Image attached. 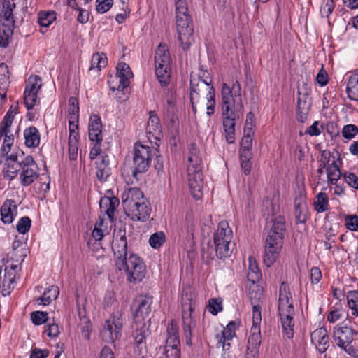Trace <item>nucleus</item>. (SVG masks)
Returning <instances> with one entry per match:
<instances>
[{"instance_id":"1","label":"nucleus","mask_w":358,"mask_h":358,"mask_svg":"<svg viewBox=\"0 0 358 358\" xmlns=\"http://www.w3.org/2000/svg\"><path fill=\"white\" fill-rule=\"evenodd\" d=\"M187 178L190 192L193 197L199 199L203 196V175L202 157L196 143H191L187 153Z\"/></svg>"},{"instance_id":"2","label":"nucleus","mask_w":358,"mask_h":358,"mask_svg":"<svg viewBox=\"0 0 358 358\" xmlns=\"http://www.w3.org/2000/svg\"><path fill=\"white\" fill-rule=\"evenodd\" d=\"M222 114L240 117L243 113V106L241 99V88L238 81H235L231 88L223 83L221 90Z\"/></svg>"},{"instance_id":"3","label":"nucleus","mask_w":358,"mask_h":358,"mask_svg":"<svg viewBox=\"0 0 358 358\" xmlns=\"http://www.w3.org/2000/svg\"><path fill=\"white\" fill-rule=\"evenodd\" d=\"M207 100V115L211 116L215 112V94L212 85L211 79L191 78L190 80V99L194 108L195 102H199L200 98Z\"/></svg>"},{"instance_id":"4","label":"nucleus","mask_w":358,"mask_h":358,"mask_svg":"<svg viewBox=\"0 0 358 358\" xmlns=\"http://www.w3.org/2000/svg\"><path fill=\"white\" fill-rule=\"evenodd\" d=\"M279 292L278 312L282 327L287 337L291 338L294 335L293 315L294 313L292 295L287 292V285L284 282L282 283Z\"/></svg>"},{"instance_id":"5","label":"nucleus","mask_w":358,"mask_h":358,"mask_svg":"<svg viewBox=\"0 0 358 358\" xmlns=\"http://www.w3.org/2000/svg\"><path fill=\"white\" fill-rule=\"evenodd\" d=\"M119 271H124L128 282L138 283L143 280L146 273V266L142 258L133 252L122 261V264L115 265Z\"/></svg>"},{"instance_id":"6","label":"nucleus","mask_w":358,"mask_h":358,"mask_svg":"<svg viewBox=\"0 0 358 358\" xmlns=\"http://www.w3.org/2000/svg\"><path fill=\"white\" fill-rule=\"evenodd\" d=\"M182 332L187 345H192V337L193 331L196 327V322L193 312L195 308V301L192 299V294L183 291L181 297Z\"/></svg>"},{"instance_id":"7","label":"nucleus","mask_w":358,"mask_h":358,"mask_svg":"<svg viewBox=\"0 0 358 358\" xmlns=\"http://www.w3.org/2000/svg\"><path fill=\"white\" fill-rule=\"evenodd\" d=\"M232 231L226 221L219 223L213 235L215 255L222 259L231 255L234 244L231 243Z\"/></svg>"},{"instance_id":"8","label":"nucleus","mask_w":358,"mask_h":358,"mask_svg":"<svg viewBox=\"0 0 358 358\" xmlns=\"http://www.w3.org/2000/svg\"><path fill=\"white\" fill-rule=\"evenodd\" d=\"M2 8L0 10V46L6 48L8 45L9 38L12 36L14 29L13 9L15 3L13 0H0Z\"/></svg>"},{"instance_id":"9","label":"nucleus","mask_w":358,"mask_h":358,"mask_svg":"<svg viewBox=\"0 0 358 358\" xmlns=\"http://www.w3.org/2000/svg\"><path fill=\"white\" fill-rule=\"evenodd\" d=\"M356 334V331L347 326H336L333 331V338L337 345L353 357L358 356V346L352 343L353 336Z\"/></svg>"},{"instance_id":"10","label":"nucleus","mask_w":358,"mask_h":358,"mask_svg":"<svg viewBox=\"0 0 358 358\" xmlns=\"http://www.w3.org/2000/svg\"><path fill=\"white\" fill-rule=\"evenodd\" d=\"M152 156V148L136 143L134 147L132 176L138 180V174L147 171Z\"/></svg>"},{"instance_id":"11","label":"nucleus","mask_w":358,"mask_h":358,"mask_svg":"<svg viewBox=\"0 0 358 358\" xmlns=\"http://www.w3.org/2000/svg\"><path fill=\"white\" fill-rule=\"evenodd\" d=\"M176 23L178 40L180 42L182 49L187 50L194 41L192 36L194 29L189 13H185L184 15H176Z\"/></svg>"},{"instance_id":"12","label":"nucleus","mask_w":358,"mask_h":358,"mask_svg":"<svg viewBox=\"0 0 358 358\" xmlns=\"http://www.w3.org/2000/svg\"><path fill=\"white\" fill-rule=\"evenodd\" d=\"M123 326L122 315L120 312L113 313L104 324L101 331L102 339L106 343H113L122 335Z\"/></svg>"},{"instance_id":"13","label":"nucleus","mask_w":358,"mask_h":358,"mask_svg":"<svg viewBox=\"0 0 358 358\" xmlns=\"http://www.w3.org/2000/svg\"><path fill=\"white\" fill-rule=\"evenodd\" d=\"M266 229L268 234L266 241L274 242L277 245L283 243L286 231L285 219L283 216L271 217V220L267 222Z\"/></svg>"},{"instance_id":"14","label":"nucleus","mask_w":358,"mask_h":358,"mask_svg":"<svg viewBox=\"0 0 358 358\" xmlns=\"http://www.w3.org/2000/svg\"><path fill=\"white\" fill-rule=\"evenodd\" d=\"M117 73L114 78L108 81L110 90L115 92L123 91L129 85V78L132 76V72L128 64L124 62H119L116 67Z\"/></svg>"},{"instance_id":"15","label":"nucleus","mask_w":358,"mask_h":358,"mask_svg":"<svg viewBox=\"0 0 358 358\" xmlns=\"http://www.w3.org/2000/svg\"><path fill=\"white\" fill-rule=\"evenodd\" d=\"M113 236L114 240L112 244V250L113 252L115 266L117 263L122 264V261L128 257V252L125 230L119 229L114 233Z\"/></svg>"},{"instance_id":"16","label":"nucleus","mask_w":358,"mask_h":358,"mask_svg":"<svg viewBox=\"0 0 358 358\" xmlns=\"http://www.w3.org/2000/svg\"><path fill=\"white\" fill-rule=\"evenodd\" d=\"M22 168L20 178L23 186H29L38 178V165L31 155L22 160Z\"/></svg>"},{"instance_id":"17","label":"nucleus","mask_w":358,"mask_h":358,"mask_svg":"<svg viewBox=\"0 0 358 358\" xmlns=\"http://www.w3.org/2000/svg\"><path fill=\"white\" fill-rule=\"evenodd\" d=\"M152 298L148 296H139L134 301L136 310L134 315L135 324L145 323V320L151 312Z\"/></svg>"},{"instance_id":"18","label":"nucleus","mask_w":358,"mask_h":358,"mask_svg":"<svg viewBox=\"0 0 358 358\" xmlns=\"http://www.w3.org/2000/svg\"><path fill=\"white\" fill-rule=\"evenodd\" d=\"M151 207L148 199L134 205V208L124 211L126 215L132 221H146L150 215Z\"/></svg>"},{"instance_id":"19","label":"nucleus","mask_w":358,"mask_h":358,"mask_svg":"<svg viewBox=\"0 0 358 358\" xmlns=\"http://www.w3.org/2000/svg\"><path fill=\"white\" fill-rule=\"evenodd\" d=\"M143 192L137 187H131L126 189L122 194V203L124 211L134 208L136 203L146 200Z\"/></svg>"},{"instance_id":"20","label":"nucleus","mask_w":358,"mask_h":358,"mask_svg":"<svg viewBox=\"0 0 358 358\" xmlns=\"http://www.w3.org/2000/svg\"><path fill=\"white\" fill-rule=\"evenodd\" d=\"M102 124L99 116L92 115L90 118L88 126L89 138L90 141L95 142H102Z\"/></svg>"},{"instance_id":"21","label":"nucleus","mask_w":358,"mask_h":358,"mask_svg":"<svg viewBox=\"0 0 358 358\" xmlns=\"http://www.w3.org/2000/svg\"><path fill=\"white\" fill-rule=\"evenodd\" d=\"M294 215L296 223L304 224L308 218V206L305 201V196L302 194L296 196L294 199Z\"/></svg>"},{"instance_id":"22","label":"nucleus","mask_w":358,"mask_h":358,"mask_svg":"<svg viewBox=\"0 0 358 358\" xmlns=\"http://www.w3.org/2000/svg\"><path fill=\"white\" fill-rule=\"evenodd\" d=\"M136 327L133 331V337L135 344L142 350L146 349V338L149 336L150 331L145 323L135 324Z\"/></svg>"},{"instance_id":"23","label":"nucleus","mask_w":358,"mask_h":358,"mask_svg":"<svg viewBox=\"0 0 358 358\" xmlns=\"http://www.w3.org/2000/svg\"><path fill=\"white\" fill-rule=\"evenodd\" d=\"M13 122V115L11 112L6 114L0 126V134L4 136L5 138L3 145L8 148H11L13 144L14 138L13 135H9L10 127Z\"/></svg>"},{"instance_id":"24","label":"nucleus","mask_w":358,"mask_h":358,"mask_svg":"<svg viewBox=\"0 0 358 358\" xmlns=\"http://www.w3.org/2000/svg\"><path fill=\"white\" fill-rule=\"evenodd\" d=\"M311 340L317 345L320 353H324L329 347V336L325 328L321 327L315 329L311 334Z\"/></svg>"},{"instance_id":"25","label":"nucleus","mask_w":358,"mask_h":358,"mask_svg":"<svg viewBox=\"0 0 358 358\" xmlns=\"http://www.w3.org/2000/svg\"><path fill=\"white\" fill-rule=\"evenodd\" d=\"M119 203V199L115 196H103L99 201L101 212L105 213L110 220H113L115 210Z\"/></svg>"},{"instance_id":"26","label":"nucleus","mask_w":358,"mask_h":358,"mask_svg":"<svg viewBox=\"0 0 358 358\" xmlns=\"http://www.w3.org/2000/svg\"><path fill=\"white\" fill-rule=\"evenodd\" d=\"M282 246V244L277 245L274 242H268L266 240L264 262L266 266L269 267L275 262Z\"/></svg>"},{"instance_id":"27","label":"nucleus","mask_w":358,"mask_h":358,"mask_svg":"<svg viewBox=\"0 0 358 358\" xmlns=\"http://www.w3.org/2000/svg\"><path fill=\"white\" fill-rule=\"evenodd\" d=\"M17 211L15 201L6 199L1 207V220L4 224H10L14 220V212Z\"/></svg>"},{"instance_id":"28","label":"nucleus","mask_w":358,"mask_h":358,"mask_svg":"<svg viewBox=\"0 0 358 358\" xmlns=\"http://www.w3.org/2000/svg\"><path fill=\"white\" fill-rule=\"evenodd\" d=\"M96 164V177L101 182L106 181L110 175V168L109 167V159L107 155H102Z\"/></svg>"},{"instance_id":"29","label":"nucleus","mask_w":358,"mask_h":358,"mask_svg":"<svg viewBox=\"0 0 358 358\" xmlns=\"http://www.w3.org/2000/svg\"><path fill=\"white\" fill-rule=\"evenodd\" d=\"M166 345H180L179 328L174 320L167 324Z\"/></svg>"},{"instance_id":"30","label":"nucleus","mask_w":358,"mask_h":358,"mask_svg":"<svg viewBox=\"0 0 358 358\" xmlns=\"http://www.w3.org/2000/svg\"><path fill=\"white\" fill-rule=\"evenodd\" d=\"M223 116V127L225 132L226 140L228 143H233L235 141V125L236 120L240 117H234L231 115Z\"/></svg>"},{"instance_id":"31","label":"nucleus","mask_w":358,"mask_h":358,"mask_svg":"<svg viewBox=\"0 0 358 358\" xmlns=\"http://www.w3.org/2000/svg\"><path fill=\"white\" fill-rule=\"evenodd\" d=\"M155 73L158 81L162 86H166L170 83L171 67L170 64L166 65L164 64H155Z\"/></svg>"},{"instance_id":"32","label":"nucleus","mask_w":358,"mask_h":358,"mask_svg":"<svg viewBox=\"0 0 358 358\" xmlns=\"http://www.w3.org/2000/svg\"><path fill=\"white\" fill-rule=\"evenodd\" d=\"M25 145L29 148H35L39 145L40 134L35 127L27 128L24 131Z\"/></svg>"},{"instance_id":"33","label":"nucleus","mask_w":358,"mask_h":358,"mask_svg":"<svg viewBox=\"0 0 358 358\" xmlns=\"http://www.w3.org/2000/svg\"><path fill=\"white\" fill-rule=\"evenodd\" d=\"M59 294V289L57 286H50L43 293V296L36 299L38 305H49L52 299H56Z\"/></svg>"},{"instance_id":"34","label":"nucleus","mask_w":358,"mask_h":358,"mask_svg":"<svg viewBox=\"0 0 358 358\" xmlns=\"http://www.w3.org/2000/svg\"><path fill=\"white\" fill-rule=\"evenodd\" d=\"M171 57L167 45L160 43L155 50V64H164L165 66L170 64Z\"/></svg>"},{"instance_id":"35","label":"nucleus","mask_w":358,"mask_h":358,"mask_svg":"<svg viewBox=\"0 0 358 358\" xmlns=\"http://www.w3.org/2000/svg\"><path fill=\"white\" fill-rule=\"evenodd\" d=\"M346 91L350 100L358 101V70L349 77Z\"/></svg>"},{"instance_id":"36","label":"nucleus","mask_w":358,"mask_h":358,"mask_svg":"<svg viewBox=\"0 0 358 358\" xmlns=\"http://www.w3.org/2000/svg\"><path fill=\"white\" fill-rule=\"evenodd\" d=\"M261 344L260 327L254 326L251 327L250 333L248 340L247 349L259 350Z\"/></svg>"},{"instance_id":"37","label":"nucleus","mask_w":358,"mask_h":358,"mask_svg":"<svg viewBox=\"0 0 358 358\" xmlns=\"http://www.w3.org/2000/svg\"><path fill=\"white\" fill-rule=\"evenodd\" d=\"M22 161L17 160V155L12 154L6 158V165L7 170L6 171L12 174L11 177L17 176V172L21 170Z\"/></svg>"},{"instance_id":"38","label":"nucleus","mask_w":358,"mask_h":358,"mask_svg":"<svg viewBox=\"0 0 358 358\" xmlns=\"http://www.w3.org/2000/svg\"><path fill=\"white\" fill-rule=\"evenodd\" d=\"M328 181L331 185H335L341 176V173L338 165L336 161H334L326 169Z\"/></svg>"},{"instance_id":"39","label":"nucleus","mask_w":358,"mask_h":358,"mask_svg":"<svg viewBox=\"0 0 358 358\" xmlns=\"http://www.w3.org/2000/svg\"><path fill=\"white\" fill-rule=\"evenodd\" d=\"M4 271L5 274L2 281V287L3 291L8 290V292L10 293V289H13L14 288L13 285L15 282L16 274L15 273V271L8 270V266L7 265L6 266Z\"/></svg>"},{"instance_id":"40","label":"nucleus","mask_w":358,"mask_h":358,"mask_svg":"<svg viewBox=\"0 0 358 358\" xmlns=\"http://www.w3.org/2000/svg\"><path fill=\"white\" fill-rule=\"evenodd\" d=\"M108 63L105 54L96 52L92 55L90 70L96 69L99 71L101 68L106 67Z\"/></svg>"},{"instance_id":"41","label":"nucleus","mask_w":358,"mask_h":358,"mask_svg":"<svg viewBox=\"0 0 358 358\" xmlns=\"http://www.w3.org/2000/svg\"><path fill=\"white\" fill-rule=\"evenodd\" d=\"M317 201L313 203L314 208L317 213L328 210L329 199L326 193L320 192L316 196Z\"/></svg>"},{"instance_id":"42","label":"nucleus","mask_w":358,"mask_h":358,"mask_svg":"<svg viewBox=\"0 0 358 358\" xmlns=\"http://www.w3.org/2000/svg\"><path fill=\"white\" fill-rule=\"evenodd\" d=\"M252 284L249 289V298L252 305H259V302L263 297V289L259 285H255V282Z\"/></svg>"},{"instance_id":"43","label":"nucleus","mask_w":358,"mask_h":358,"mask_svg":"<svg viewBox=\"0 0 358 358\" xmlns=\"http://www.w3.org/2000/svg\"><path fill=\"white\" fill-rule=\"evenodd\" d=\"M55 20V11L41 12L38 14V22L41 27H48Z\"/></svg>"},{"instance_id":"44","label":"nucleus","mask_w":358,"mask_h":358,"mask_svg":"<svg viewBox=\"0 0 358 358\" xmlns=\"http://www.w3.org/2000/svg\"><path fill=\"white\" fill-rule=\"evenodd\" d=\"M249 272L248 274V278L249 281H251L252 283L255 282L256 280H258L260 277V271L257 264L256 260L252 257H249Z\"/></svg>"},{"instance_id":"45","label":"nucleus","mask_w":358,"mask_h":358,"mask_svg":"<svg viewBox=\"0 0 358 358\" xmlns=\"http://www.w3.org/2000/svg\"><path fill=\"white\" fill-rule=\"evenodd\" d=\"M347 301L349 308L352 310V315L358 316V291L348 292Z\"/></svg>"},{"instance_id":"46","label":"nucleus","mask_w":358,"mask_h":358,"mask_svg":"<svg viewBox=\"0 0 358 358\" xmlns=\"http://www.w3.org/2000/svg\"><path fill=\"white\" fill-rule=\"evenodd\" d=\"M41 87V78L39 76H31L28 79L25 90L30 92L38 93Z\"/></svg>"},{"instance_id":"47","label":"nucleus","mask_w":358,"mask_h":358,"mask_svg":"<svg viewBox=\"0 0 358 358\" xmlns=\"http://www.w3.org/2000/svg\"><path fill=\"white\" fill-rule=\"evenodd\" d=\"M147 129L150 134L160 131L159 120L157 115L152 111L150 112Z\"/></svg>"},{"instance_id":"48","label":"nucleus","mask_w":358,"mask_h":358,"mask_svg":"<svg viewBox=\"0 0 358 358\" xmlns=\"http://www.w3.org/2000/svg\"><path fill=\"white\" fill-rule=\"evenodd\" d=\"M165 234L162 231L156 232L151 235L149 239V243L153 248H159L165 242Z\"/></svg>"},{"instance_id":"49","label":"nucleus","mask_w":358,"mask_h":358,"mask_svg":"<svg viewBox=\"0 0 358 358\" xmlns=\"http://www.w3.org/2000/svg\"><path fill=\"white\" fill-rule=\"evenodd\" d=\"M236 324L234 321H231L222 331V335H217V338H222L224 340H231L235 336Z\"/></svg>"},{"instance_id":"50","label":"nucleus","mask_w":358,"mask_h":358,"mask_svg":"<svg viewBox=\"0 0 358 358\" xmlns=\"http://www.w3.org/2000/svg\"><path fill=\"white\" fill-rule=\"evenodd\" d=\"M298 95L297 109H302L303 110H310L311 106V99L308 94L306 93L302 94L299 91Z\"/></svg>"},{"instance_id":"51","label":"nucleus","mask_w":358,"mask_h":358,"mask_svg":"<svg viewBox=\"0 0 358 358\" xmlns=\"http://www.w3.org/2000/svg\"><path fill=\"white\" fill-rule=\"evenodd\" d=\"M31 319L35 325H41L48 320V313L43 311H34L31 313Z\"/></svg>"},{"instance_id":"52","label":"nucleus","mask_w":358,"mask_h":358,"mask_svg":"<svg viewBox=\"0 0 358 358\" xmlns=\"http://www.w3.org/2000/svg\"><path fill=\"white\" fill-rule=\"evenodd\" d=\"M38 93L30 92L24 90V103L27 110H31L36 105Z\"/></svg>"},{"instance_id":"53","label":"nucleus","mask_w":358,"mask_h":358,"mask_svg":"<svg viewBox=\"0 0 358 358\" xmlns=\"http://www.w3.org/2000/svg\"><path fill=\"white\" fill-rule=\"evenodd\" d=\"M78 139L76 137L69 138V155L71 160H76L78 157Z\"/></svg>"},{"instance_id":"54","label":"nucleus","mask_w":358,"mask_h":358,"mask_svg":"<svg viewBox=\"0 0 358 358\" xmlns=\"http://www.w3.org/2000/svg\"><path fill=\"white\" fill-rule=\"evenodd\" d=\"M31 223V221L29 217H22L17 224L16 229L20 234H24L30 229Z\"/></svg>"},{"instance_id":"55","label":"nucleus","mask_w":358,"mask_h":358,"mask_svg":"<svg viewBox=\"0 0 358 358\" xmlns=\"http://www.w3.org/2000/svg\"><path fill=\"white\" fill-rule=\"evenodd\" d=\"M358 134V127L355 124L345 125L342 129V136L346 139H352Z\"/></svg>"},{"instance_id":"56","label":"nucleus","mask_w":358,"mask_h":358,"mask_svg":"<svg viewBox=\"0 0 358 358\" xmlns=\"http://www.w3.org/2000/svg\"><path fill=\"white\" fill-rule=\"evenodd\" d=\"M255 127V115L250 112L247 114L243 133L254 134L253 127Z\"/></svg>"},{"instance_id":"57","label":"nucleus","mask_w":358,"mask_h":358,"mask_svg":"<svg viewBox=\"0 0 358 358\" xmlns=\"http://www.w3.org/2000/svg\"><path fill=\"white\" fill-rule=\"evenodd\" d=\"M165 348L167 358H180V345H166Z\"/></svg>"},{"instance_id":"58","label":"nucleus","mask_w":358,"mask_h":358,"mask_svg":"<svg viewBox=\"0 0 358 358\" xmlns=\"http://www.w3.org/2000/svg\"><path fill=\"white\" fill-rule=\"evenodd\" d=\"M343 178L351 187L358 190V176L352 172L346 171L343 173Z\"/></svg>"},{"instance_id":"59","label":"nucleus","mask_w":358,"mask_h":358,"mask_svg":"<svg viewBox=\"0 0 358 358\" xmlns=\"http://www.w3.org/2000/svg\"><path fill=\"white\" fill-rule=\"evenodd\" d=\"M254 134L243 133L241 141V150L251 151L252 148V136Z\"/></svg>"},{"instance_id":"60","label":"nucleus","mask_w":358,"mask_h":358,"mask_svg":"<svg viewBox=\"0 0 358 358\" xmlns=\"http://www.w3.org/2000/svg\"><path fill=\"white\" fill-rule=\"evenodd\" d=\"M208 310L213 315H216L218 312L222 310V302L218 299H210L208 303Z\"/></svg>"},{"instance_id":"61","label":"nucleus","mask_w":358,"mask_h":358,"mask_svg":"<svg viewBox=\"0 0 358 358\" xmlns=\"http://www.w3.org/2000/svg\"><path fill=\"white\" fill-rule=\"evenodd\" d=\"M334 7L335 4L333 0H324L323 5H322L320 8L321 14L328 17L333 12Z\"/></svg>"},{"instance_id":"62","label":"nucleus","mask_w":358,"mask_h":358,"mask_svg":"<svg viewBox=\"0 0 358 358\" xmlns=\"http://www.w3.org/2000/svg\"><path fill=\"white\" fill-rule=\"evenodd\" d=\"M345 222L348 229L351 231L358 230V215H348L345 217Z\"/></svg>"},{"instance_id":"63","label":"nucleus","mask_w":358,"mask_h":358,"mask_svg":"<svg viewBox=\"0 0 358 358\" xmlns=\"http://www.w3.org/2000/svg\"><path fill=\"white\" fill-rule=\"evenodd\" d=\"M96 10L100 13H104L112 7L113 0H96Z\"/></svg>"},{"instance_id":"64","label":"nucleus","mask_w":358,"mask_h":358,"mask_svg":"<svg viewBox=\"0 0 358 358\" xmlns=\"http://www.w3.org/2000/svg\"><path fill=\"white\" fill-rule=\"evenodd\" d=\"M176 15L189 13L187 3L186 0H175Z\"/></svg>"}]
</instances>
